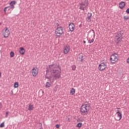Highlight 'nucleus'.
<instances>
[{
	"mask_svg": "<svg viewBox=\"0 0 129 129\" xmlns=\"http://www.w3.org/2000/svg\"><path fill=\"white\" fill-rule=\"evenodd\" d=\"M50 86H51V84H50L49 82H47L46 83L45 87H46L47 88H49Z\"/></svg>",
	"mask_w": 129,
	"mask_h": 129,
	"instance_id": "obj_20",
	"label": "nucleus"
},
{
	"mask_svg": "<svg viewBox=\"0 0 129 129\" xmlns=\"http://www.w3.org/2000/svg\"><path fill=\"white\" fill-rule=\"evenodd\" d=\"M79 60L81 61V62H83V60H84V59L83 58V55H81V56H79Z\"/></svg>",
	"mask_w": 129,
	"mask_h": 129,
	"instance_id": "obj_21",
	"label": "nucleus"
},
{
	"mask_svg": "<svg viewBox=\"0 0 129 129\" xmlns=\"http://www.w3.org/2000/svg\"><path fill=\"white\" fill-rule=\"evenodd\" d=\"M84 44H86V41H85V40L83 41Z\"/></svg>",
	"mask_w": 129,
	"mask_h": 129,
	"instance_id": "obj_35",
	"label": "nucleus"
},
{
	"mask_svg": "<svg viewBox=\"0 0 129 129\" xmlns=\"http://www.w3.org/2000/svg\"><path fill=\"white\" fill-rule=\"evenodd\" d=\"M110 60L111 61V62L112 64H114L115 62H117V60H118V58H117V54L116 53L112 54L111 55Z\"/></svg>",
	"mask_w": 129,
	"mask_h": 129,
	"instance_id": "obj_4",
	"label": "nucleus"
},
{
	"mask_svg": "<svg viewBox=\"0 0 129 129\" xmlns=\"http://www.w3.org/2000/svg\"><path fill=\"white\" fill-rule=\"evenodd\" d=\"M90 109V104L83 105L81 107V114L82 115H85V114H87L88 111H89Z\"/></svg>",
	"mask_w": 129,
	"mask_h": 129,
	"instance_id": "obj_2",
	"label": "nucleus"
},
{
	"mask_svg": "<svg viewBox=\"0 0 129 129\" xmlns=\"http://www.w3.org/2000/svg\"><path fill=\"white\" fill-rule=\"evenodd\" d=\"M70 94H71V95H74V94H75V89L72 88L70 91Z\"/></svg>",
	"mask_w": 129,
	"mask_h": 129,
	"instance_id": "obj_17",
	"label": "nucleus"
},
{
	"mask_svg": "<svg viewBox=\"0 0 129 129\" xmlns=\"http://www.w3.org/2000/svg\"><path fill=\"white\" fill-rule=\"evenodd\" d=\"M34 109V106L33 105L29 104L28 110H33Z\"/></svg>",
	"mask_w": 129,
	"mask_h": 129,
	"instance_id": "obj_18",
	"label": "nucleus"
},
{
	"mask_svg": "<svg viewBox=\"0 0 129 129\" xmlns=\"http://www.w3.org/2000/svg\"><path fill=\"white\" fill-rule=\"evenodd\" d=\"M16 4H17V2L12 1L10 3V6H8V7L10 10H14V9H15V6H14V5H16Z\"/></svg>",
	"mask_w": 129,
	"mask_h": 129,
	"instance_id": "obj_10",
	"label": "nucleus"
},
{
	"mask_svg": "<svg viewBox=\"0 0 129 129\" xmlns=\"http://www.w3.org/2000/svg\"><path fill=\"white\" fill-rule=\"evenodd\" d=\"M93 42H94V38H93L91 40H88V43L89 44H91V43H93Z\"/></svg>",
	"mask_w": 129,
	"mask_h": 129,
	"instance_id": "obj_25",
	"label": "nucleus"
},
{
	"mask_svg": "<svg viewBox=\"0 0 129 129\" xmlns=\"http://www.w3.org/2000/svg\"><path fill=\"white\" fill-rule=\"evenodd\" d=\"M122 36H123V33L122 31H119L116 35L115 37V42L116 45H118L121 42L122 40Z\"/></svg>",
	"mask_w": 129,
	"mask_h": 129,
	"instance_id": "obj_3",
	"label": "nucleus"
},
{
	"mask_svg": "<svg viewBox=\"0 0 129 129\" xmlns=\"http://www.w3.org/2000/svg\"><path fill=\"white\" fill-rule=\"evenodd\" d=\"M46 71L45 78L49 79V81H51V79H52L53 76L55 79H59L60 78L61 70L59 71L56 65H49L48 68H46Z\"/></svg>",
	"mask_w": 129,
	"mask_h": 129,
	"instance_id": "obj_1",
	"label": "nucleus"
},
{
	"mask_svg": "<svg viewBox=\"0 0 129 129\" xmlns=\"http://www.w3.org/2000/svg\"><path fill=\"white\" fill-rule=\"evenodd\" d=\"M14 56H15V53L14 52V51H11L10 52V57L11 58H13V57H14Z\"/></svg>",
	"mask_w": 129,
	"mask_h": 129,
	"instance_id": "obj_24",
	"label": "nucleus"
},
{
	"mask_svg": "<svg viewBox=\"0 0 129 129\" xmlns=\"http://www.w3.org/2000/svg\"><path fill=\"white\" fill-rule=\"evenodd\" d=\"M116 114H117V116L119 118H117L116 119V120H120V119H121V118L122 117V114L118 110L117 111Z\"/></svg>",
	"mask_w": 129,
	"mask_h": 129,
	"instance_id": "obj_12",
	"label": "nucleus"
},
{
	"mask_svg": "<svg viewBox=\"0 0 129 129\" xmlns=\"http://www.w3.org/2000/svg\"><path fill=\"white\" fill-rule=\"evenodd\" d=\"M2 77V73H0V77Z\"/></svg>",
	"mask_w": 129,
	"mask_h": 129,
	"instance_id": "obj_36",
	"label": "nucleus"
},
{
	"mask_svg": "<svg viewBox=\"0 0 129 129\" xmlns=\"http://www.w3.org/2000/svg\"><path fill=\"white\" fill-rule=\"evenodd\" d=\"M26 52V49L23 47L20 48L19 53L21 55H25V53Z\"/></svg>",
	"mask_w": 129,
	"mask_h": 129,
	"instance_id": "obj_13",
	"label": "nucleus"
},
{
	"mask_svg": "<svg viewBox=\"0 0 129 129\" xmlns=\"http://www.w3.org/2000/svg\"><path fill=\"white\" fill-rule=\"evenodd\" d=\"M100 129H101V128H100Z\"/></svg>",
	"mask_w": 129,
	"mask_h": 129,
	"instance_id": "obj_41",
	"label": "nucleus"
},
{
	"mask_svg": "<svg viewBox=\"0 0 129 129\" xmlns=\"http://www.w3.org/2000/svg\"><path fill=\"white\" fill-rule=\"evenodd\" d=\"M105 68H106V64L104 62H102L99 65L98 69L100 71H103Z\"/></svg>",
	"mask_w": 129,
	"mask_h": 129,
	"instance_id": "obj_8",
	"label": "nucleus"
},
{
	"mask_svg": "<svg viewBox=\"0 0 129 129\" xmlns=\"http://www.w3.org/2000/svg\"><path fill=\"white\" fill-rule=\"evenodd\" d=\"M3 108V104H2V103H0V109H2Z\"/></svg>",
	"mask_w": 129,
	"mask_h": 129,
	"instance_id": "obj_32",
	"label": "nucleus"
},
{
	"mask_svg": "<svg viewBox=\"0 0 129 129\" xmlns=\"http://www.w3.org/2000/svg\"><path fill=\"white\" fill-rule=\"evenodd\" d=\"M13 91H12V94H13Z\"/></svg>",
	"mask_w": 129,
	"mask_h": 129,
	"instance_id": "obj_39",
	"label": "nucleus"
},
{
	"mask_svg": "<svg viewBox=\"0 0 129 129\" xmlns=\"http://www.w3.org/2000/svg\"><path fill=\"white\" fill-rule=\"evenodd\" d=\"M39 71H38V68H33L32 70V75L33 76H34V77L37 76V75H38V73Z\"/></svg>",
	"mask_w": 129,
	"mask_h": 129,
	"instance_id": "obj_9",
	"label": "nucleus"
},
{
	"mask_svg": "<svg viewBox=\"0 0 129 129\" xmlns=\"http://www.w3.org/2000/svg\"><path fill=\"white\" fill-rule=\"evenodd\" d=\"M5 32L3 33V36L4 38H8L10 36V30L8 29V27H5Z\"/></svg>",
	"mask_w": 129,
	"mask_h": 129,
	"instance_id": "obj_6",
	"label": "nucleus"
},
{
	"mask_svg": "<svg viewBox=\"0 0 129 129\" xmlns=\"http://www.w3.org/2000/svg\"><path fill=\"white\" fill-rule=\"evenodd\" d=\"M72 70L74 71L76 69V66L75 65H73L72 66Z\"/></svg>",
	"mask_w": 129,
	"mask_h": 129,
	"instance_id": "obj_28",
	"label": "nucleus"
},
{
	"mask_svg": "<svg viewBox=\"0 0 129 129\" xmlns=\"http://www.w3.org/2000/svg\"><path fill=\"white\" fill-rule=\"evenodd\" d=\"M124 7H125V2H121L119 4V8H120L121 9H122L124 8Z\"/></svg>",
	"mask_w": 129,
	"mask_h": 129,
	"instance_id": "obj_15",
	"label": "nucleus"
},
{
	"mask_svg": "<svg viewBox=\"0 0 129 129\" xmlns=\"http://www.w3.org/2000/svg\"><path fill=\"white\" fill-rule=\"evenodd\" d=\"M69 51H70V48L68 46H66L64 48L63 53L64 54H68V53H69Z\"/></svg>",
	"mask_w": 129,
	"mask_h": 129,
	"instance_id": "obj_16",
	"label": "nucleus"
},
{
	"mask_svg": "<svg viewBox=\"0 0 129 129\" xmlns=\"http://www.w3.org/2000/svg\"><path fill=\"white\" fill-rule=\"evenodd\" d=\"M55 34L57 37H60L63 34V27H58L55 31Z\"/></svg>",
	"mask_w": 129,
	"mask_h": 129,
	"instance_id": "obj_5",
	"label": "nucleus"
},
{
	"mask_svg": "<svg viewBox=\"0 0 129 129\" xmlns=\"http://www.w3.org/2000/svg\"><path fill=\"white\" fill-rule=\"evenodd\" d=\"M7 9H9V10H11L9 7H5L4 8V12L5 13H6Z\"/></svg>",
	"mask_w": 129,
	"mask_h": 129,
	"instance_id": "obj_29",
	"label": "nucleus"
},
{
	"mask_svg": "<svg viewBox=\"0 0 129 129\" xmlns=\"http://www.w3.org/2000/svg\"><path fill=\"white\" fill-rule=\"evenodd\" d=\"M0 127H5V122H2L0 124Z\"/></svg>",
	"mask_w": 129,
	"mask_h": 129,
	"instance_id": "obj_26",
	"label": "nucleus"
},
{
	"mask_svg": "<svg viewBox=\"0 0 129 129\" xmlns=\"http://www.w3.org/2000/svg\"><path fill=\"white\" fill-rule=\"evenodd\" d=\"M88 37H90V38H95V32L94 31V30L91 29L90 30V31L88 33Z\"/></svg>",
	"mask_w": 129,
	"mask_h": 129,
	"instance_id": "obj_7",
	"label": "nucleus"
},
{
	"mask_svg": "<svg viewBox=\"0 0 129 129\" xmlns=\"http://www.w3.org/2000/svg\"><path fill=\"white\" fill-rule=\"evenodd\" d=\"M123 19L124 20V21H127V20H128L129 19V17L128 16H124L123 17Z\"/></svg>",
	"mask_w": 129,
	"mask_h": 129,
	"instance_id": "obj_27",
	"label": "nucleus"
},
{
	"mask_svg": "<svg viewBox=\"0 0 129 129\" xmlns=\"http://www.w3.org/2000/svg\"><path fill=\"white\" fill-rule=\"evenodd\" d=\"M14 88H18V87H19V83L15 82L14 83Z\"/></svg>",
	"mask_w": 129,
	"mask_h": 129,
	"instance_id": "obj_19",
	"label": "nucleus"
},
{
	"mask_svg": "<svg viewBox=\"0 0 129 129\" xmlns=\"http://www.w3.org/2000/svg\"><path fill=\"white\" fill-rule=\"evenodd\" d=\"M9 115V111L6 112V117H7L8 115Z\"/></svg>",
	"mask_w": 129,
	"mask_h": 129,
	"instance_id": "obj_33",
	"label": "nucleus"
},
{
	"mask_svg": "<svg viewBox=\"0 0 129 129\" xmlns=\"http://www.w3.org/2000/svg\"><path fill=\"white\" fill-rule=\"evenodd\" d=\"M40 129H43V126L40 127Z\"/></svg>",
	"mask_w": 129,
	"mask_h": 129,
	"instance_id": "obj_37",
	"label": "nucleus"
},
{
	"mask_svg": "<svg viewBox=\"0 0 129 129\" xmlns=\"http://www.w3.org/2000/svg\"><path fill=\"white\" fill-rule=\"evenodd\" d=\"M80 9L82 10V11H84L85 10L84 9L86 8V5L83 3V2H82V3H80Z\"/></svg>",
	"mask_w": 129,
	"mask_h": 129,
	"instance_id": "obj_14",
	"label": "nucleus"
},
{
	"mask_svg": "<svg viewBox=\"0 0 129 129\" xmlns=\"http://www.w3.org/2000/svg\"><path fill=\"white\" fill-rule=\"evenodd\" d=\"M8 10V11H10V10H9V9H7Z\"/></svg>",
	"mask_w": 129,
	"mask_h": 129,
	"instance_id": "obj_40",
	"label": "nucleus"
},
{
	"mask_svg": "<svg viewBox=\"0 0 129 129\" xmlns=\"http://www.w3.org/2000/svg\"><path fill=\"white\" fill-rule=\"evenodd\" d=\"M117 109H120V108H117Z\"/></svg>",
	"mask_w": 129,
	"mask_h": 129,
	"instance_id": "obj_38",
	"label": "nucleus"
},
{
	"mask_svg": "<svg viewBox=\"0 0 129 129\" xmlns=\"http://www.w3.org/2000/svg\"><path fill=\"white\" fill-rule=\"evenodd\" d=\"M39 126L42 127V123H39Z\"/></svg>",
	"mask_w": 129,
	"mask_h": 129,
	"instance_id": "obj_34",
	"label": "nucleus"
},
{
	"mask_svg": "<svg viewBox=\"0 0 129 129\" xmlns=\"http://www.w3.org/2000/svg\"><path fill=\"white\" fill-rule=\"evenodd\" d=\"M92 14H91V13H88V20H90V19H91V17H92Z\"/></svg>",
	"mask_w": 129,
	"mask_h": 129,
	"instance_id": "obj_22",
	"label": "nucleus"
},
{
	"mask_svg": "<svg viewBox=\"0 0 129 129\" xmlns=\"http://www.w3.org/2000/svg\"><path fill=\"white\" fill-rule=\"evenodd\" d=\"M85 5H88V0H86L84 2H83Z\"/></svg>",
	"mask_w": 129,
	"mask_h": 129,
	"instance_id": "obj_30",
	"label": "nucleus"
},
{
	"mask_svg": "<svg viewBox=\"0 0 129 129\" xmlns=\"http://www.w3.org/2000/svg\"><path fill=\"white\" fill-rule=\"evenodd\" d=\"M55 127L56 128H59L60 127V124H57L56 125H55Z\"/></svg>",
	"mask_w": 129,
	"mask_h": 129,
	"instance_id": "obj_31",
	"label": "nucleus"
},
{
	"mask_svg": "<svg viewBox=\"0 0 129 129\" xmlns=\"http://www.w3.org/2000/svg\"><path fill=\"white\" fill-rule=\"evenodd\" d=\"M69 27L71 32H73V31H74V29H75V25H74V23H71L69 24Z\"/></svg>",
	"mask_w": 129,
	"mask_h": 129,
	"instance_id": "obj_11",
	"label": "nucleus"
},
{
	"mask_svg": "<svg viewBox=\"0 0 129 129\" xmlns=\"http://www.w3.org/2000/svg\"><path fill=\"white\" fill-rule=\"evenodd\" d=\"M77 126L78 127H79V128H80V127H81V126H82V123L81 122H79L77 124Z\"/></svg>",
	"mask_w": 129,
	"mask_h": 129,
	"instance_id": "obj_23",
	"label": "nucleus"
}]
</instances>
